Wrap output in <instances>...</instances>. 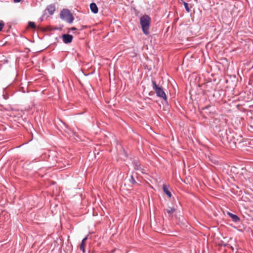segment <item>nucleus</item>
Returning <instances> with one entry per match:
<instances>
[{"instance_id":"f3484780","label":"nucleus","mask_w":253,"mask_h":253,"mask_svg":"<svg viewBox=\"0 0 253 253\" xmlns=\"http://www.w3.org/2000/svg\"><path fill=\"white\" fill-rule=\"evenodd\" d=\"M4 26V23L2 20H0V31H1Z\"/></svg>"},{"instance_id":"9d476101","label":"nucleus","mask_w":253,"mask_h":253,"mask_svg":"<svg viewBox=\"0 0 253 253\" xmlns=\"http://www.w3.org/2000/svg\"><path fill=\"white\" fill-rule=\"evenodd\" d=\"M90 9L91 11L94 14H96L98 12V8L94 2H91L90 4Z\"/></svg>"},{"instance_id":"9b49d317","label":"nucleus","mask_w":253,"mask_h":253,"mask_svg":"<svg viewBox=\"0 0 253 253\" xmlns=\"http://www.w3.org/2000/svg\"><path fill=\"white\" fill-rule=\"evenodd\" d=\"M88 235L85 236L82 240L80 245V249L82 251L83 253L85 252L84 246L85 244V241L87 239Z\"/></svg>"},{"instance_id":"0eeeda50","label":"nucleus","mask_w":253,"mask_h":253,"mask_svg":"<svg viewBox=\"0 0 253 253\" xmlns=\"http://www.w3.org/2000/svg\"><path fill=\"white\" fill-rule=\"evenodd\" d=\"M163 190L164 193L167 195L169 198H171L172 196L171 193L170 191L169 186L167 184H163Z\"/></svg>"},{"instance_id":"a211bd4d","label":"nucleus","mask_w":253,"mask_h":253,"mask_svg":"<svg viewBox=\"0 0 253 253\" xmlns=\"http://www.w3.org/2000/svg\"><path fill=\"white\" fill-rule=\"evenodd\" d=\"M45 13H43V14H42V17L40 18L39 20L40 21H43V18L45 17Z\"/></svg>"},{"instance_id":"4468645a","label":"nucleus","mask_w":253,"mask_h":253,"mask_svg":"<svg viewBox=\"0 0 253 253\" xmlns=\"http://www.w3.org/2000/svg\"><path fill=\"white\" fill-rule=\"evenodd\" d=\"M28 25L30 28L32 29H35L36 27V25L35 22L32 21H29L28 23Z\"/></svg>"},{"instance_id":"f8f14e48","label":"nucleus","mask_w":253,"mask_h":253,"mask_svg":"<svg viewBox=\"0 0 253 253\" xmlns=\"http://www.w3.org/2000/svg\"><path fill=\"white\" fill-rule=\"evenodd\" d=\"M181 1L183 2V4H184V8L186 10V11L187 12H189L190 11V9L189 7V4L186 2H185L184 0H181Z\"/></svg>"},{"instance_id":"2eb2a0df","label":"nucleus","mask_w":253,"mask_h":253,"mask_svg":"<svg viewBox=\"0 0 253 253\" xmlns=\"http://www.w3.org/2000/svg\"><path fill=\"white\" fill-rule=\"evenodd\" d=\"M175 211V209L174 208L169 207L167 209V211L168 213H170L172 212H174Z\"/></svg>"},{"instance_id":"f03ea898","label":"nucleus","mask_w":253,"mask_h":253,"mask_svg":"<svg viewBox=\"0 0 253 253\" xmlns=\"http://www.w3.org/2000/svg\"><path fill=\"white\" fill-rule=\"evenodd\" d=\"M140 23L143 33L145 35H148L149 33V30L151 24L150 17L146 14L142 16L140 18Z\"/></svg>"},{"instance_id":"ddd939ff","label":"nucleus","mask_w":253,"mask_h":253,"mask_svg":"<svg viewBox=\"0 0 253 253\" xmlns=\"http://www.w3.org/2000/svg\"><path fill=\"white\" fill-rule=\"evenodd\" d=\"M129 182L132 184H137V182L135 180L132 174H131L130 175V178L129 179Z\"/></svg>"},{"instance_id":"4be33fe9","label":"nucleus","mask_w":253,"mask_h":253,"mask_svg":"<svg viewBox=\"0 0 253 253\" xmlns=\"http://www.w3.org/2000/svg\"><path fill=\"white\" fill-rule=\"evenodd\" d=\"M58 29L57 28H56V27H55V28H54L53 29V30H58Z\"/></svg>"},{"instance_id":"6e6552de","label":"nucleus","mask_w":253,"mask_h":253,"mask_svg":"<svg viewBox=\"0 0 253 253\" xmlns=\"http://www.w3.org/2000/svg\"><path fill=\"white\" fill-rule=\"evenodd\" d=\"M227 213L231 217L234 222L238 223L240 221V218L238 215L234 214L229 211H227Z\"/></svg>"},{"instance_id":"39448f33","label":"nucleus","mask_w":253,"mask_h":253,"mask_svg":"<svg viewBox=\"0 0 253 253\" xmlns=\"http://www.w3.org/2000/svg\"><path fill=\"white\" fill-rule=\"evenodd\" d=\"M132 165L135 170L140 171L142 173H144V168L141 165L139 160L137 159H134L132 162Z\"/></svg>"},{"instance_id":"f257e3e1","label":"nucleus","mask_w":253,"mask_h":253,"mask_svg":"<svg viewBox=\"0 0 253 253\" xmlns=\"http://www.w3.org/2000/svg\"><path fill=\"white\" fill-rule=\"evenodd\" d=\"M213 123L214 130L218 132L220 140L225 147L234 149L241 146V143L244 142L242 135L231 131L224 120L215 119Z\"/></svg>"},{"instance_id":"7ed1b4c3","label":"nucleus","mask_w":253,"mask_h":253,"mask_svg":"<svg viewBox=\"0 0 253 253\" xmlns=\"http://www.w3.org/2000/svg\"><path fill=\"white\" fill-rule=\"evenodd\" d=\"M60 18L68 23H72L74 17L71 12L68 9H63L60 13Z\"/></svg>"},{"instance_id":"1a4fd4ad","label":"nucleus","mask_w":253,"mask_h":253,"mask_svg":"<svg viewBox=\"0 0 253 253\" xmlns=\"http://www.w3.org/2000/svg\"><path fill=\"white\" fill-rule=\"evenodd\" d=\"M55 10V7L54 5L50 4L47 6L45 9L44 13H45L46 11H47L50 15H53Z\"/></svg>"},{"instance_id":"412c9836","label":"nucleus","mask_w":253,"mask_h":253,"mask_svg":"<svg viewBox=\"0 0 253 253\" xmlns=\"http://www.w3.org/2000/svg\"><path fill=\"white\" fill-rule=\"evenodd\" d=\"M22 0H13V2L14 3H18L20 2Z\"/></svg>"},{"instance_id":"6ab92c4d","label":"nucleus","mask_w":253,"mask_h":253,"mask_svg":"<svg viewBox=\"0 0 253 253\" xmlns=\"http://www.w3.org/2000/svg\"><path fill=\"white\" fill-rule=\"evenodd\" d=\"M77 30V28L76 27H72L70 29H69L68 32H70L71 31H75Z\"/></svg>"},{"instance_id":"20e7f679","label":"nucleus","mask_w":253,"mask_h":253,"mask_svg":"<svg viewBox=\"0 0 253 253\" xmlns=\"http://www.w3.org/2000/svg\"><path fill=\"white\" fill-rule=\"evenodd\" d=\"M152 88L155 90L157 96L165 101L167 100V95L162 86H159L154 80L152 81Z\"/></svg>"},{"instance_id":"aec40b11","label":"nucleus","mask_w":253,"mask_h":253,"mask_svg":"<svg viewBox=\"0 0 253 253\" xmlns=\"http://www.w3.org/2000/svg\"><path fill=\"white\" fill-rule=\"evenodd\" d=\"M210 107V106H207L205 107H203L202 108V110H208L209 109V108Z\"/></svg>"},{"instance_id":"dca6fc26","label":"nucleus","mask_w":253,"mask_h":253,"mask_svg":"<svg viewBox=\"0 0 253 253\" xmlns=\"http://www.w3.org/2000/svg\"><path fill=\"white\" fill-rule=\"evenodd\" d=\"M247 116L253 118V110H250L247 112Z\"/></svg>"},{"instance_id":"5701e85b","label":"nucleus","mask_w":253,"mask_h":253,"mask_svg":"<svg viewBox=\"0 0 253 253\" xmlns=\"http://www.w3.org/2000/svg\"><path fill=\"white\" fill-rule=\"evenodd\" d=\"M227 245L226 244H224V246H226Z\"/></svg>"},{"instance_id":"423d86ee","label":"nucleus","mask_w":253,"mask_h":253,"mask_svg":"<svg viewBox=\"0 0 253 253\" xmlns=\"http://www.w3.org/2000/svg\"><path fill=\"white\" fill-rule=\"evenodd\" d=\"M61 38L63 42L65 44L71 43L73 39V36L68 34H62Z\"/></svg>"}]
</instances>
